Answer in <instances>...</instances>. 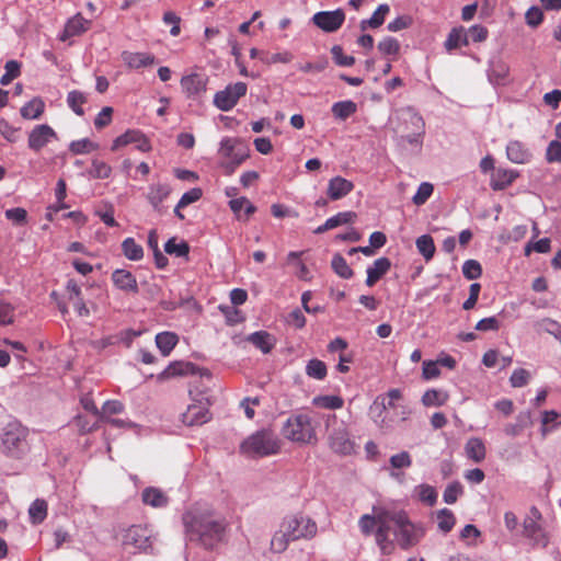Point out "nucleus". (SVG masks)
I'll use <instances>...</instances> for the list:
<instances>
[{"instance_id":"1","label":"nucleus","mask_w":561,"mask_h":561,"mask_svg":"<svg viewBox=\"0 0 561 561\" xmlns=\"http://www.w3.org/2000/svg\"><path fill=\"white\" fill-rule=\"evenodd\" d=\"M182 522L187 539L205 549H213L224 537L225 520L209 507L193 505L183 515Z\"/></svg>"},{"instance_id":"2","label":"nucleus","mask_w":561,"mask_h":561,"mask_svg":"<svg viewBox=\"0 0 561 561\" xmlns=\"http://www.w3.org/2000/svg\"><path fill=\"white\" fill-rule=\"evenodd\" d=\"M240 450L252 458L267 457L280 450V440L273 431L262 428L248 436L241 443Z\"/></svg>"},{"instance_id":"3","label":"nucleus","mask_w":561,"mask_h":561,"mask_svg":"<svg viewBox=\"0 0 561 561\" xmlns=\"http://www.w3.org/2000/svg\"><path fill=\"white\" fill-rule=\"evenodd\" d=\"M282 434L290 442L316 444V425L309 414L298 413L289 416L282 427Z\"/></svg>"},{"instance_id":"4","label":"nucleus","mask_w":561,"mask_h":561,"mask_svg":"<svg viewBox=\"0 0 561 561\" xmlns=\"http://www.w3.org/2000/svg\"><path fill=\"white\" fill-rule=\"evenodd\" d=\"M389 522L392 526L394 540L403 550L415 546L424 536L423 529L414 525L404 512L390 511Z\"/></svg>"},{"instance_id":"5","label":"nucleus","mask_w":561,"mask_h":561,"mask_svg":"<svg viewBox=\"0 0 561 561\" xmlns=\"http://www.w3.org/2000/svg\"><path fill=\"white\" fill-rule=\"evenodd\" d=\"M523 537L533 549H545L550 542V535L543 526L541 512L531 506L529 513L523 519Z\"/></svg>"},{"instance_id":"6","label":"nucleus","mask_w":561,"mask_h":561,"mask_svg":"<svg viewBox=\"0 0 561 561\" xmlns=\"http://www.w3.org/2000/svg\"><path fill=\"white\" fill-rule=\"evenodd\" d=\"M219 154L226 159L220 167L227 175H231L248 159L249 149L241 140L225 137L220 141Z\"/></svg>"},{"instance_id":"7","label":"nucleus","mask_w":561,"mask_h":561,"mask_svg":"<svg viewBox=\"0 0 561 561\" xmlns=\"http://www.w3.org/2000/svg\"><path fill=\"white\" fill-rule=\"evenodd\" d=\"M154 540L153 531L147 526L133 525L122 534L123 547L131 553L147 552Z\"/></svg>"},{"instance_id":"8","label":"nucleus","mask_w":561,"mask_h":561,"mask_svg":"<svg viewBox=\"0 0 561 561\" xmlns=\"http://www.w3.org/2000/svg\"><path fill=\"white\" fill-rule=\"evenodd\" d=\"M27 431L19 423H9L3 430L2 446L5 454L20 457L27 450Z\"/></svg>"},{"instance_id":"9","label":"nucleus","mask_w":561,"mask_h":561,"mask_svg":"<svg viewBox=\"0 0 561 561\" xmlns=\"http://www.w3.org/2000/svg\"><path fill=\"white\" fill-rule=\"evenodd\" d=\"M287 536L293 541L299 539H312L318 531V526L313 519L305 515H294L284 518L282 522Z\"/></svg>"},{"instance_id":"10","label":"nucleus","mask_w":561,"mask_h":561,"mask_svg":"<svg viewBox=\"0 0 561 561\" xmlns=\"http://www.w3.org/2000/svg\"><path fill=\"white\" fill-rule=\"evenodd\" d=\"M332 421L333 426L328 436L330 448L339 455H352L355 451V443L350 438L347 427L342 422L339 423L335 416Z\"/></svg>"},{"instance_id":"11","label":"nucleus","mask_w":561,"mask_h":561,"mask_svg":"<svg viewBox=\"0 0 561 561\" xmlns=\"http://www.w3.org/2000/svg\"><path fill=\"white\" fill-rule=\"evenodd\" d=\"M404 124H412L413 131L401 133V140L421 149L425 134V122L423 117L413 108L408 107L403 111Z\"/></svg>"},{"instance_id":"12","label":"nucleus","mask_w":561,"mask_h":561,"mask_svg":"<svg viewBox=\"0 0 561 561\" xmlns=\"http://www.w3.org/2000/svg\"><path fill=\"white\" fill-rule=\"evenodd\" d=\"M248 85L244 82L228 84L224 90L218 91L214 96V104L224 112L232 110L238 101L247 94Z\"/></svg>"},{"instance_id":"13","label":"nucleus","mask_w":561,"mask_h":561,"mask_svg":"<svg viewBox=\"0 0 561 561\" xmlns=\"http://www.w3.org/2000/svg\"><path fill=\"white\" fill-rule=\"evenodd\" d=\"M345 21V13L342 9L333 11H320L313 14L312 22L316 26L327 33L337 31Z\"/></svg>"},{"instance_id":"14","label":"nucleus","mask_w":561,"mask_h":561,"mask_svg":"<svg viewBox=\"0 0 561 561\" xmlns=\"http://www.w3.org/2000/svg\"><path fill=\"white\" fill-rule=\"evenodd\" d=\"M129 144L136 145V149L141 152H148L151 150L149 139L139 130L128 129L123 135L118 136L112 145V150L115 151L121 147Z\"/></svg>"},{"instance_id":"15","label":"nucleus","mask_w":561,"mask_h":561,"mask_svg":"<svg viewBox=\"0 0 561 561\" xmlns=\"http://www.w3.org/2000/svg\"><path fill=\"white\" fill-rule=\"evenodd\" d=\"M55 138H57L55 130L47 124H41L30 131L27 145L30 149L39 151Z\"/></svg>"},{"instance_id":"16","label":"nucleus","mask_w":561,"mask_h":561,"mask_svg":"<svg viewBox=\"0 0 561 561\" xmlns=\"http://www.w3.org/2000/svg\"><path fill=\"white\" fill-rule=\"evenodd\" d=\"M111 279L115 288L118 290L133 295H136L139 291L136 276L125 268L114 270L112 272Z\"/></svg>"},{"instance_id":"17","label":"nucleus","mask_w":561,"mask_h":561,"mask_svg":"<svg viewBox=\"0 0 561 561\" xmlns=\"http://www.w3.org/2000/svg\"><path fill=\"white\" fill-rule=\"evenodd\" d=\"M208 78L201 73H191L182 77L181 87L187 98L193 99L199 96L206 91Z\"/></svg>"},{"instance_id":"18","label":"nucleus","mask_w":561,"mask_h":561,"mask_svg":"<svg viewBox=\"0 0 561 561\" xmlns=\"http://www.w3.org/2000/svg\"><path fill=\"white\" fill-rule=\"evenodd\" d=\"M210 420V414L207 404L199 402L198 404H191L182 414V422L187 426L203 425Z\"/></svg>"},{"instance_id":"19","label":"nucleus","mask_w":561,"mask_h":561,"mask_svg":"<svg viewBox=\"0 0 561 561\" xmlns=\"http://www.w3.org/2000/svg\"><path fill=\"white\" fill-rule=\"evenodd\" d=\"M171 194V187L168 184H152L148 188L147 201L152 206L153 210L163 214V202Z\"/></svg>"},{"instance_id":"20","label":"nucleus","mask_w":561,"mask_h":561,"mask_svg":"<svg viewBox=\"0 0 561 561\" xmlns=\"http://www.w3.org/2000/svg\"><path fill=\"white\" fill-rule=\"evenodd\" d=\"M390 531H392L390 522H383L380 517L379 527L375 530V540L383 556L391 554L394 550V541L389 538Z\"/></svg>"},{"instance_id":"21","label":"nucleus","mask_w":561,"mask_h":561,"mask_svg":"<svg viewBox=\"0 0 561 561\" xmlns=\"http://www.w3.org/2000/svg\"><path fill=\"white\" fill-rule=\"evenodd\" d=\"M390 511L378 510L375 515L364 514L358 519V527L364 536H370L379 527V518L389 522Z\"/></svg>"},{"instance_id":"22","label":"nucleus","mask_w":561,"mask_h":561,"mask_svg":"<svg viewBox=\"0 0 561 561\" xmlns=\"http://www.w3.org/2000/svg\"><path fill=\"white\" fill-rule=\"evenodd\" d=\"M90 26L91 21L84 19L80 13H77L67 21L60 39L66 41L67 38L79 36L87 32Z\"/></svg>"},{"instance_id":"23","label":"nucleus","mask_w":561,"mask_h":561,"mask_svg":"<svg viewBox=\"0 0 561 561\" xmlns=\"http://www.w3.org/2000/svg\"><path fill=\"white\" fill-rule=\"evenodd\" d=\"M353 190V182L342 176H334L329 181L327 194L330 199L337 201L345 197Z\"/></svg>"},{"instance_id":"24","label":"nucleus","mask_w":561,"mask_h":561,"mask_svg":"<svg viewBox=\"0 0 561 561\" xmlns=\"http://www.w3.org/2000/svg\"><path fill=\"white\" fill-rule=\"evenodd\" d=\"M198 367L191 362H172L168 367L159 375L160 379H169L178 376L195 375L198 371Z\"/></svg>"},{"instance_id":"25","label":"nucleus","mask_w":561,"mask_h":561,"mask_svg":"<svg viewBox=\"0 0 561 561\" xmlns=\"http://www.w3.org/2000/svg\"><path fill=\"white\" fill-rule=\"evenodd\" d=\"M506 156L507 159L517 164H525L531 160L530 150L518 140H511L506 146Z\"/></svg>"},{"instance_id":"26","label":"nucleus","mask_w":561,"mask_h":561,"mask_svg":"<svg viewBox=\"0 0 561 561\" xmlns=\"http://www.w3.org/2000/svg\"><path fill=\"white\" fill-rule=\"evenodd\" d=\"M122 60L131 69H140L153 65L156 62V57L149 53H133L125 50L122 53Z\"/></svg>"},{"instance_id":"27","label":"nucleus","mask_w":561,"mask_h":561,"mask_svg":"<svg viewBox=\"0 0 561 561\" xmlns=\"http://www.w3.org/2000/svg\"><path fill=\"white\" fill-rule=\"evenodd\" d=\"M391 267V262L388 257H379L375 260L371 266L367 268L366 285L374 286L383 275L388 273Z\"/></svg>"},{"instance_id":"28","label":"nucleus","mask_w":561,"mask_h":561,"mask_svg":"<svg viewBox=\"0 0 561 561\" xmlns=\"http://www.w3.org/2000/svg\"><path fill=\"white\" fill-rule=\"evenodd\" d=\"M247 341L259 348L263 354H268L276 344L274 335L267 331H256L247 336Z\"/></svg>"},{"instance_id":"29","label":"nucleus","mask_w":561,"mask_h":561,"mask_svg":"<svg viewBox=\"0 0 561 561\" xmlns=\"http://www.w3.org/2000/svg\"><path fill=\"white\" fill-rule=\"evenodd\" d=\"M518 176V172L511 169H497L491 178V187L494 191H502L510 186Z\"/></svg>"},{"instance_id":"30","label":"nucleus","mask_w":561,"mask_h":561,"mask_svg":"<svg viewBox=\"0 0 561 561\" xmlns=\"http://www.w3.org/2000/svg\"><path fill=\"white\" fill-rule=\"evenodd\" d=\"M141 499L146 505L156 508L165 507L169 503V497L167 494L162 490L154 486L146 488L141 493Z\"/></svg>"},{"instance_id":"31","label":"nucleus","mask_w":561,"mask_h":561,"mask_svg":"<svg viewBox=\"0 0 561 561\" xmlns=\"http://www.w3.org/2000/svg\"><path fill=\"white\" fill-rule=\"evenodd\" d=\"M179 337L173 332H160L156 335V345L163 356L170 355L176 346Z\"/></svg>"},{"instance_id":"32","label":"nucleus","mask_w":561,"mask_h":561,"mask_svg":"<svg viewBox=\"0 0 561 561\" xmlns=\"http://www.w3.org/2000/svg\"><path fill=\"white\" fill-rule=\"evenodd\" d=\"M390 8L388 4H380L369 19L362 20L359 27L366 31L368 27L377 28L385 22L386 15L389 13Z\"/></svg>"},{"instance_id":"33","label":"nucleus","mask_w":561,"mask_h":561,"mask_svg":"<svg viewBox=\"0 0 561 561\" xmlns=\"http://www.w3.org/2000/svg\"><path fill=\"white\" fill-rule=\"evenodd\" d=\"M45 103L39 98H34L25 103L21 110V116L25 119H37L44 113Z\"/></svg>"},{"instance_id":"34","label":"nucleus","mask_w":561,"mask_h":561,"mask_svg":"<svg viewBox=\"0 0 561 561\" xmlns=\"http://www.w3.org/2000/svg\"><path fill=\"white\" fill-rule=\"evenodd\" d=\"M467 45H469V42H468L466 28L462 26L454 27L449 32L448 37L445 42V48L447 50H453V49L459 48L461 46H467Z\"/></svg>"},{"instance_id":"35","label":"nucleus","mask_w":561,"mask_h":561,"mask_svg":"<svg viewBox=\"0 0 561 561\" xmlns=\"http://www.w3.org/2000/svg\"><path fill=\"white\" fill-rule=\"evenodd\" d=\"M331 111L335 118L345 121L356 113L357 105L351 100L340 101L332 105Z\"/></svg>"},{"instance_id":"36","label":"nucleus","mask_w":561,"mask_h":561,"mask_svg":"<svg viewBox=\"0 0 561 561\" xmlns=\"http://www.w3.org/2000/svg\"><path fill=\"white\" fill-rule=\"evenodd\" d=\"M465 449L468 458L474 462H481L485 458V446L480 438H470Z\"/></svg>"},{"instance_id":"37","label":"nucleus","mask_w":561,"mask_h":561,"mask_svg":"<svg viewBox=\"0 0 561 561\" xmlns=\"http://www.w3.org/2000/svg\"><path fill=\"white\" fill-rule=\"evenodd\" d=\"M122 251L125 257L130 261H140L144 257L142 247L130 237L122 242Z\"/></svg>"},{"instance_id":"38","label":"nucleus","mask_w":561,"mask_h":561,"mask_svg":"<svg viewBox=\"0 0 561 561\" xmlns=\"http://www.w3.org/2000/svg\"><path fill=\"white\" fill-rule=\"evenodd\" d=\"M30 520L34 525L44 522L47 516V503L45 500L36 499L28 508Z\"/></svg>"},{"instance_id":"39","label":"nucleus","mask_w":561,"mask_h":561,"mask_svg":"<svg viewBox=\"0 0 561 561\" xmlns=\"http://www.w3.org/2000/svg\"><path fill=\"white\" fill-rule=\"evenodd\" d=\"M290 541H293V539H289L287 530L284 529V525L282 523L279 530L276 531L271 539V551L282 553L288 548Z\"/></svg>"},{"instance_id":"40","label":"nucleus","mask_w":561,"mask_h":561,"mask_svg":"<svg viewBox=\"0 0 561 561\" xmlns=\"http://www.w3.org/2000/svg\"><path fill=\"white\" fill-rule=\"evenodd\" d=\"M328 369L324 362L312 358L306 365V375L317 380H323L327 377Z\"/></svg>"},{"instance_id":"41","label":"nucleus","mask_w":561,"mask_h":561,"mask_svg":"<svg viewBox=\"0 0 561 561\" xmlns=\"http://www.w3.org/2000/svg\"><path fill=\"white\" fill-rule=\"evenodd\" d=\"M448 400V394L444 391L430 389L424 392L422 403L425 407H442Z\"/></svg>"},{"instance_id":"42","label":"nucleus","mask_w":561,"mask_h":561,"mask_svg":"<svg viewBox=\"0 0 561 561\" xmlns=\"http://www.w3.org/2000/svg\"><path fill=\"white\" fill-rule=\"evenodd\" d=\"M417 251L423 255L426 261H430L435 253L434 240L430 234H422L415 241Z\"/></svg>"},{"instance_id":"43","label":"nucleus","mask_w":561,"mask_h":561,"mask_svg":"<svg viewBox=\"0 0 561 561\" xmlns=\"http://www.w3.org/2000/svg\"><path fill=\"white\" fill-rule=\"evenodd\" d=\"M331 266L333 271L344 279H350L354 275L353 270L348 266L346 260L339 253L333 255Z\"/></svg>"},{"instance_id":"44","label":"nucleus","mask_w":561,"mask_h":561,"mask_svg":"<svg viewBox=\"0 0 561 561\" xmlns=\"http://www.w3.org/2000/svg\"><path fill=\"white\" fill-rule=\"evenodd\" d=\"M456 518L454 513L448 508H442L437 512V526L444 534L449 533L455 526Z\"/></svg>"},{"instance_id":"45","label":"nucleus","mask_w":561,"mask_h":561,"mask_svg":"<svg viewBox=\"0 0 561 561\" xmlns=\"http://www.w3.org/2000/svg\"><path fill=\"white\" fill-rule=\"evenodd\" d=\"M414 493L417 495L420 501L426 503L430 506H433L437 501V492L435 488L430 484L416 485Z\"/></svg>"},{"instance_id":"46","label":"nucleus","mask_w":561,"mask_h":561,"mask_svg":"<svg viewBox=\"0 0 561 561\" xmlns=\"http://www.w3.org/2000/svg\"><path fill=\"white\" fill-rule=\"evenodd\" d=\"M5 72L0 78V84L8 85L21 75V62L8 60L4 65Z\"/></svg>"},{"instance_id":"47","label":"nucleus","mask_w":561,"mask_h":561,"mask_svg":"<svg viewBox=\"0 0 561 561\" xmlns=\"http://www.w3.org/2000/svg\"><path fill=\"white\" fill-rule=\"evenodd\" d=\"M87 102L85 95L77 90L70 91L67 95L68 106L79 116L84 114L82 105Z\"/></svg>"},{"instance_id":"48","label":"nucleus","mask_w":561,"mask_h":561,"mask_svg":"<svg viewBox=\"0 0 561 561\" xmlns=\"http://www.w3.org/2000/svg\"><path fill=\"white\" fill-rule=\"evenodd\" d=\"M164 251L170 255L182 257L188 255L190 247L185 241L176 243L175 238H171L165 242Z\"/></svg>"},{"instance_id":"49","label":"nucleus","mask_w":561,"mask_h":561,"mask_svg":"<svg viewBox=\"0 0 561 561\" xmlns=\"http://www.w3.org/2000/svg\"><path fill=\"white\" fill-rule=\"evenodd\" d=\"M313 404L320 408L335 410L341 409L344 401L339 396H319L313 399Z\"/></svg>"},{"instance_id":"50","label":"nucleus","mask_w":561,"mask_h":561,"mask_svg":"<svg viewBox=\"0 0 561 561\" xmlns=\"http://www.w3.org/2000/svg\"><path fill=\"white\" fill-rule=\"evenodd\" d=\"M112 173V168L104 161L93 159L91 169L89 170L90 176L93 179H107Z\"/></svg>"},{"instance_id":"51","label":"nucleus","mask_w":561,"mask_h":561,"mask_svg":"<svg viewBox=\"0 0 561 561\" xmlns=\"http://www.w3.org/2000/svg\"><path fill=\"white\" fill-rule=\"evenodd\" d=\"M463 493V488L459 481L449 483L443 494L444 502L447 504H454L460 495Z\"/></svg>"},{"instance_id":"52","label":"nucleus","mask_w":561,"mask_h":561,"mask_svg":"<svg viewBox=\"0 0 561 561\" xmlns=\"http://www.w3.org/2000/svg\"><path fill=\"white\" fill-rule=\"evenodd\" d=\"M462 274L469 280L477 279L482 275V266L477 260H467L462 265Z\"/></svg>"},{"instance_id":"53","label":"nucleus","mask_w":561,"mask_h":561,"mask_svg":"<svg viewBox=\"0 0 561 561\" xmlns=\"http://www.w3.org/2000/svg\"><path fill=\"white\" fill-rule=\"evenodd\" d=\"M95 149H98V145L93 144L88 138L75 140L69 145V150L75 154L89 153Z\"/></svg>"},{"instance_id":"54","label":"nucleus","mask_w":561,"mask_h":561,"mask_svg":"<svg viewBox=\"0 0 561 561\" xmlns=\"http://www.w3.org/2000/svg\"><path fill=\"white\" fill-rule=\"evenodd\" d=\"M434 186L428 182H423L419 185L416 193L414 194L412 201L415 205L420 206L426 203V201L433 194Z\"/></svg>"},{"instance_id":"55","label":"nucleus","mask_w":561,"mask_h":561,"mask_svg":"<svg viewBox=\"0 0 561 561\" xmlns=\"http://www.w3.org/2000/svg\"><path fill=\"white\" fill-rule=\"evenodd\" d=\"M332 58L334 62L342 67H351L355 64V58L344 54L341 46L335 45L331 49Z\"/></svg>"},{"instance_id":"56","label":"nucleus","mask_w":561,"mask_h":561,"mask_svg":"<svg viewBox=\"0 0 561 561\" xmlns=\"http://www.w3.org/2000/svg\"><path fill=\"white\" fill-rule=\"evenodd\" d=\"M468 42L481 43L488 38L489 31L485 26L477 24L466 30Z\"/></svg>"},{"instance_id":"57","label":"nucleus","mask_w":561,"mask_h":561,"mask_svg":"<svg viewBox=\"0 0 561 561\" xmlns=\"http://www.w3.org/2000/svg\"><path fill=\"white\" fill-rule=\"evenodd\" d=\"M356 217L357 215L354 211H341L328 218V221L330 224L329 226H331V228L334 229L339 226L353 222L356 219Z\"/></svg>"},{"instance_id":"58","label":"nucleus","mask_w":561,"mask_h":561,"mask_svg":"<svg viewBox=\"0 0 561 561\" xmlns=\"http://www.w3.org/2000/svg\"><path fill=\"white\" fill-rule=\"evenodd\" d=\"M392 469H404L412 466V458L408 451L392 455L389 459Z\"/></svg>"},{"instance_id":"59","label":"nucleus","mask_w":561,"mask_h":561,"mask_svg":"<svg viewBox=\"0 0 561 561\" xmlns=\"http://www.w3.org/2000/svg\"><path fill=\"white\" fill-rule=\"evenodd\" d=\"M378 49L385 55H397L400 49V44L394 37L388 36L378 43Z\"/></svg>"},{"instance_id":"60","label":"nucleus","mask_w":561,"mask_h":561,"mask_svg":"<svg viewBox=\"0 0 561 561\" xmlns=\"http://www.w3.org/2000/svg\"><path fill=\"white\" fill-rule=\"evenodd\" d=\"M525 20L530 27H537L543 21V12L538 7H530L526 11Z\"/></svg>"},{"instance_id":"61","label":"nucleus","mask_w":561,"mask_h":561,"mask_svg":"<svg viewBox=\"0 0 561 561\" xmlns=\"http://www.w3.org/2000/svg\"><path fill=\"white\" fill-rule=\"evenodd\" d=\"M203 195V192L198 187L191 188L185 192L178 203V208H185L190 204L197 202Z\"/></svg>"},{"instance_id":"62","label":"nucleus","mask_w":561,"mask_h":561,"mask_svg":"<svg viewBox=\"0 0 561 561\" xmlns=\"http://www.w3.org/2000/svg\"><path fill=\"white\" fill-rule=\"evenodd\" d=\"M529 378L530 374L528 370L524 368H518L513 371L510 381L513 387L520 388L528 383Z\"/></svg>"},{"instance_id":"63","label":"nucleus","mask_w":561,"mask_h":561,"mask_svg":"<svg viewBox=\"0 0 561 561\" xmlns=\"http://www.w3.org/2000/svg\"><path fill=\"white\" fill-rule=\"evenodd\" d=\"M546 160L549 163L561 162V142L559 140L549 142L546 150Z\"/></svg>"},{"instance_id":"64","label":"nucleus","mask_w":561,"mask_h":561,"mask_svg":"<svg viewBox=\"0 0 561 561\" xmlns=\"http://www.w3.org/2000/svg\"><path fill=\"white\" fill-rule=\"evenodd\" d=\"M112 114H113L112 107H110V106L103 107L94 119L95 128L102 129L105 126H107L112 121Z\"/></svg>"}]
</instances>
